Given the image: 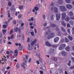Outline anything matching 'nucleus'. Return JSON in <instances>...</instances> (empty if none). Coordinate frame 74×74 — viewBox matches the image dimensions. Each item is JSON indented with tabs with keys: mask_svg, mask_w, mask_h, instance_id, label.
I'll return each instance as SVG.
<instances>
[{
	"mask_svg": "<svg viewBox=\"0 0 74 74\" xmlns=\"http://www.w3.org/2000/svg\"><path fill=\"white\" fill-rule=\"evenodd\" d=\"M66 47V44H62L61 45H60L59 48V50H62L64 48V47Z\"/></svg>",
	"mask_w": 74,
	"mask_h": 74,
	"instance_id": "nucleus-2",
	"label": "nucleus"
},
{
	"mask_svg": "<svg viewBox=\"0 0 74 74\" xmlns=\"http://www.w3.org/2000/svg\"><path fill=\"white\" fill-rule=\"evenodd\" d=\"M52 47L53 48H56V47H58V46L55 45H52Z\"/></svg>",
	"mask_w": 74,
	"mask_h": 74,
	"instance_id": "nucleus-45",
	"label": "nucleus"
},
{
	"mask_svg": "<svg viewBox=\"0 0 74 74\" xmlns=\"http://www.w3.org/2000/svg\"><path fill=\"white\" fill-rule=\"evenodd\" d=\"M69 24L71 25H74V21L72 20H71L69 22Z\"/></svg>",
	"mask_w": 74,
	"mask_h": 74,
	"instance_id": "nucleus-20",
	"label": "nucleus"
},
{
	"mask_svg": "<svg viewBox=\"0 0 74 74\" xmlns=\"http://www.w3.org/2000/svg\"><path fill=\"white\" fill-rule=\"evenodd\" d=\"M40 74H43V71H40Z\"/></svg>",
	"mask_w": 74,
	"mask_h": 74,
	"instance_id": "nucleus-64",
	"label": "nucleus"
},
{
	"mask_svg": "<svg viewBox=\"0 0 74 74\" xmlns=\"http://www.w3.org/2000/svg\"><path fill=\"white\" fill-rule=\"evenodd\" d=\"M66 21H67V22H69L70 21V18L69 17L67 16L66 17V18L65 19Z\"/></svg>",
	"mask_w": 74,
	"mask_h": 74,
	"instance_id": "nucleus-16",
	"label": "nucleus"
},
{
	"mask_svg": "<svg viewBox=\"0 0 74 74\" xmlns=\"http://www.w3.org/2000/svg\"><path fill=\"white\" fill-rule=\"evenodd\" d=\"M7 27L6 25H3V27L4 28H5Z\"/></svg>",
	"mask_w": 74,
	"mask_h": 74,
	"instance_id": "nucleus-63",
	"label": "nucleus"
},
{
	"mask_svg": "<svg viewBox=\"0 0 74 74\" xmlns=\"http://www.w3.org/2000/svg\"><path fill=\"white\" fill-rule=\"evenodd\" d=\"M62 19H64L66 17V14L65 13H63L62 14Z\"/></svg>",
	"mask_w": 74,
	"mask_h": 74,
	"instance_id": "nucleus-7",
	"label": "nucleus"
},
{
	"mask_svg": "<svg viewBox=\"0 0 74 74\" xmlns=\"http://www.w3.org/2000/svg\"><path fill=\"white\" fill-rule=\"evenodd\" d=\"M58 36H61V32H60V31H59L58 32Z\"/></svg>",
	"mask_w": 74,
	"mask_h": 74,
	"instance_id": "nucleus-38",
	"label": "nucleus"
},
{
	"mask_svg": "<svg viewBox=\"0 0 74 74\" xmlns=\"http://www.w3.org/2000/svg\"><path fill=\"white\" fill-rule=\"evenodd\" d=\"M9 6H11V3L10 2H9L8 3Z\"/></svg>",
	"mask_w": 74,
	"mask_h": 74,
	"instance_id": "nucleus-62",
	"label": "nucleus"
},
{
	"mask_svg": "<svg viewBox=\"0 0 74 74\" xmlns=\"http://www.w3.org/2000/svg\"><path fill=\"white\" fill-rule=\"evenodd\" d=\"M61 29L62 32H66V30L64 29V28L63 27H61Z\"/></svg>",
	"mask_w": 74,
	"mask_h": 74,
	"instance_id": "nucleus-22",
	"label": "nucleus"
},
{
	"mask_svg": "<svg viewBox=\"0 0 74 74\" xmlns=\"http://www.w3.org/2000/svg\"><path fill=\"white\" fill-rule=\"evenodd\" d=\"M30 42V38H28L27 40V42Z\"/></svg>",
	"mask_w": 74,
	"mask_h": 74,
	"instance_id": "nucleus-55",
	"label": "nucleus"
},
{
	"mask_svg": "<svg viewBox=\"0 0 74 74\" xmlns=\"http://www.w3.org/2000/svg\"><path fill=\"white\" fill-rule=\"evenodd\" d=\"M3 35H5V33H6V29H3Z\"/></svg>",
	"mask_w": 74,
	"mask_h": 74,
	"instance_id": "nucleus-33",
	"label": "nucleus"
},
{
	"mask_svg": "<svg viewBox=\"0 0 74 74\" xmlns=\"http://www.w3.org/2000/svg\"><path fill=\"white\" fill-rule=\"evenodd\" d=\"M55 16L53 14H52L51 16V20L52 21H53L54 20V18H55Z\"/></svg>",
	"mask_w": 74,
	"mask_h": 74,
	"instance_id": "nucleus-18",
	"label": "nucleus"
},
{
	"mask_svg": "<svg viewBox=\"0 0 74 74\" xmlns=\"http://www.w3.org/2000/svg\"><path fill=\"white\" fill-rule=\"evenodd\" d=\"M71 61L69 60V63H68V66H70L71 65Z\"/></svg>",
	"mask_w": 74,
	"mask_h": 74,
	"instance_id": "nucleus-40",
	"label": "nucleus"
},
{
	"mask_svg": "<svg viewBox=\"0 0 74 74\" xmlns=\"http://www.w3.org/2000/svg\"><path fill=\"white\" fill-rule=\"evenodd\" d=\"M50 30H51V29H50L49 30H48L47 32H45V34H46V35H48V34H49V33H50V32H51V31Z\"/></svg>",
	"mask_w": 74,
	"mask_h": 74,
	"instance_id": "nucleus-23",
	"label": "nucleus"
},
{
	"mask_svg": "<svg viewBox=\"0 0 74 74\" xmlns=\"http://www.w3.org/2000/svg\"><path fill=\"white\" fill-rule=\"evenodd\" d=\"M59 40V38L58 37H57L55 38V39L54 40V41L55 42H57Z\"/></svg>",
	"mask_w": 74,
	"mask_h": 74,
	"instance_id": "nucleus-11",
	"label": "nucleus"
},
{
	"mask_svg": "<svg viewBox=\"0 0 74 74\" xmlns=\"http://www.w3.org/2000/svg\"><path fill=\"white\" fill-rule=\"evenodd\" d=\"M39 5V4H37L36 5L35 7L34 8V10H35L36 11H38V10H39V8H38V6Z\"/></svg>",
	"mask_w": 74,
	"mask_h": 74,
	"instance_id": "nucleus-12",
	"label": "nucleus"
},
{
	"mask_svg": "<svg viewBox=\"0 0 74 74\" xmlns=\"http://www.w3.org/2000/svg\"><path fill=\"white\" fill-rule=\"evenodd\" d=\"M67 31L69 34H70V30L69 29H67Z\"/></svg>",
	"mask_w": 74,
	"mask_h": 74,
	"instance_id": "nucleus-51",
	"label": "nucleus"
},
{
	"mask_svg": "<svg viewBox=\"0 0 74 74\" xmlns=\"http://www.w3.org/2000/svg\"><path fill=\"white\" fill-rule=\"evenodd\" d=\"M10 37L11 38V39H13V38H14V35H11Z\"/></svg>",
	"mask_w": 74,
	"mask_h": 74,
	"instance_id": "nucleus-47",
	"label": "nucleus"
},
{
	"mask_svg": "<svg viewBox=\"0 0 74 74\" xmlns=\"http://www.w3.org/2000/svg\"><path fill=\"white\" fill-rule=\"evenodd\" d=\"M23 8V5H20L19 6V9L20 10H22Z\"/></svg>",
	"mask_w": 74,
	"mask_h": 74,
	"instance_id": "nucleus-34",
	"label": "nucleus"
},
{
	"mask_svg": "<svg viewBox=\"0 0 74 74\" xmlns=\"http://www.w3.org/2000/svg\"><path fill=\"white\" fill-rule=\"evenodd\" d=\"M8 23H9V21H6L4 23H5V24H6V25L7 26H8Z\"/></svg>",
	"mask_w": 74,
	"mask_h": 74,
	"instance_id": "nucleus-43",
	"label": "nucleus"
},
{
	"mask_svg": "<svg viewBox=\"0 0 74 74\" xmlns=\"http://www.w3.org/2000/svg\"><path fill=\"white\" fill-rule=\"evenodd\" d=\"M14 5H13L12 6L11 9L12 12H13V10H14Z\"/></svg>",
	"mask_w": 74,
	"mask_h": 74,
	"instance_id": "nucleus-29",
	"label": "nucleus"
},
{
	"mask_svg": "<svg viewBox=\"0 0 74 74\" xmlns=\"http://www.w3.org/2000/svg\"><path fill=\"white\" fill-rule=\"evenodd\" d=\"M31 34L32 36H34V32H32L31 33Z\"/></svg>",
	"mask_w": 74,
	"mask_h": 74,
	"instance_id": "nucleus-46",
	"label": "nucleus"
},
{
	"mask_svg": "<svg viewBox=\"0 0 74 74\" xmlns=\"http://www.w3.org/2000/svg\"><path fill=\"white\" fill-rule=\"evenodd\" d=\"M14 53L18 54V51H17V49H16Z\"/></svg>",
	"mask_w": 74,
	"mask_h": 74,
	"instance_id": "nucleus-39",
	"label": "nucleus"
},
{
	"mask_svg": "<svg viewBox=\"0 0 74 74\" xmlns=\"http://www.w3.org/2000/svg\"><path fill=\"white\" fill-rule=\"evenodd\" d=\"M13 19V18L12 17H10L9 19H8V21L9 22L11 20H12Z\"/></svg>",
	"mask_w": 74,
	"mask_h": 74,
	"instance_id": "nucleus-48",
	"label": "nucleus"
},
{
	"mask_svg": "<svg viewBox=\"0 0 74 74\" xmlns=\"http://www.w3.org/2000/svg\"><path fill=\"white\" fill-rule=\"evenodd\" d=\"M65 1L67 3H70L71 2V0H65Z\"/></svg>",
	"mask_w": 74,
	"mask_h": 74,
	"instance_id": "nucleus-37",
	"label": "nucleus"
},
{
	"mask_svg": "<svg viewBox=\"0 0 74 74\" xmlns=\"http://www.w3.org/2000/svg\"><path fill=\"white\" fill-rule=\"evenodd\" d=\"M6 54H7L8 55H9L10 54V52H9V51H8L6 52Z\"/></svg>",
	"mask_w": 74,
	"mask_h": 74,
	"instance_id": "nucleus-59",
	"label": "nucleus"
},
{
	"mask_svg": "<svg viewBox=\"0 0 74 74\" xmlns=\"http://www.w3.org/2000/svg\"><path fill=\"white\" fill-rule=\"evenodd\" d=\"M16 67L17 69H19V63L17 64Z\"/></svg>",
	"mask_w": 74,
	"mask_h": 74,
	"instance_id": "nucleus-36",
	"label": "nucleus"
},
{
	"mask_svg": "<svg viewBox=\"0 0 74 74\" xmlns=\"http://www.w3.org/2000/svg\"><path fill=\"white\" fill-rule=\"evenodd\" d=\"M53 10H54V11L56 13H59V12H58V8L55 7L53 8Z\"/></svg>",
	"mask_w": 74,
	"mask_h": 74,
	"instance_id": "nucleus-9",
	"label": "nucleus"
},
{
	"mask_svg": "<svg viewBox=\"0 0 74 74\" xmlns=\"http://www.w3.org/2000/svg\"><path fill=\"white\" fill-rule=\"evenodd\" d=\"M61 24L64 27H66V24L65 23V22H64V21H62L61 22Z\"/></svg>",
	"mask_w": 74,
	"mask_h": 74,
	"instance_id": "nucleus-13",
	"label": "nucleus"
},
{
	"mask_svg": "<svg viewBox=\"0 0 74 74\" xmlns=\"http://www.w3.org/2000/svg\"><path fill=\"white\" fill-rule=\"evenodd\" d=\"M23 49V47L22 46H21L20 47V48H19V49L20 50V51H22Z\"/></svg>",
	"mask_w": 74,
	"mask_h": 74,
	"instance_id": "nucleus-41",
	"label": "nucleus"
},
{
	"mask_svg": "<svg viewBox=\"0 0 74 74\" xmlns=\"http://www.w3.org/2000/svg\"><path fill=\"white\" fill-rule=\"evenodd\" d=\"M56 31H57V32H60L59 31V30H60V29H59L58 28H57L56 29Z\"/></svg>",
	"mask_w": 74,
	"mask_h": 74,
	"instance_id": "nucleus-54",
	"label": "nucleus"
},
{
	"mask_svg": "<svg viewBox=\"0 0 74 74\" xmlns=\"http://www.w3.org/2000/svg\"><path fill=\"white\" fill-rule=\"evenodd\" d=\"M18 31L19 34H21V29L18 27H16V28H14V32H17Z\"/></svg>",
	"mask_w": 74,
	"mask_h": 74,
	"instance_id": "nucleus-3",
	"label": "nucleus"
},
{
	"mask_svg": "<svg viewBox=\"0 0 74 74\" xmlns=\"http://www.w3.org/2000/svg\"><path fill=\"white\" fill-rule=\"evenodd\" d=\"M27 48L29 50H32L33 49V48H32V46H28Z\"/></svg>",
	"mask_w": 74,
	"mask_h": 74,
	"instance_id": "nucleus-32",
	"label": "nucleus"
},
{
	"mask_svg": "<svg viewBox=\"0 0 74 74\" xmlns=\"http://www.w3.org/2000/svg\"><path fill=\"white\" fill-rule=\"evenodd\" d=\"M70 47L69 46H67L65 48V50L66 51H70Z\"/></svg>",
	"mask_w": 74,
	"mask_h": 74,
	"instance_id": "nucleus-21",
	"label": "nucleus"
},
{
	"mask_svg": "<svg viewBox=\"0 0 74 74\" xmlns=\"http://www.w3.org/2000/svg\"><path fill=\"white\" fill-rule=\"evenodd\" d=\"M52 60H54L55 62H57V61H58V58H57L56 57H55L54 58L52 59Z\"/></svg>",
	"mask_w": 74,
	"mask_h": 74,
	"instance_id": "nucleus-25",
	"label": "nucleus"
},
{
	"mask_svg": "<svg viewBox=\"0 0 74 74\" xmlns=\"http://www.w3.org/2000/svg\"><path fill=\"white\" fill-rule=\"evenodd\" d=\"M18 54L14 53V56H15V57H17Z\"/></svg>",
	"mask_w": 74,
	"mask_h": 74,
	"instance_id": "nucleus-61",
	"label": "nucleus"
},
{
	"mask_svg": "<svg viewBox=\"0 0 74 74\" xmlns=\"http://www.w3.org/2000/svg\"><path fill=\"white\" fill-rule=\"evenodd\" d=\"M13 33V30H10V34H12Z\"/></svg>",
	"mask_w": 74,
	"mask_h": 74,
	"instance_id": "nucleus-53",
	"label": "nucleus"
},
{
	"mask_svg": "<svg viewBox=\"0 0 74 74\" xmlns=\"http://www.w3.org/2000/svg\"><path fill=\"white\" fill-rule=\"evenodd\" d=\"M23 61H24L23 62L25 64H26V63H27V61H26V60H23Z\"/></svg>",
	"mask_w": 74,
	"mask_h": 74,
	"instance_id": "nucleus-44",
	"label": "nucleus"
},
{
	"mask_svg": "<svg viewBox=\"0 0 74 74\" xmlns=\"http://www.w3.org/2000/svg\"><path fill=\"white\" fill-rule=\"evenodd\" d=\"M50 26L53 27H55L56 26V25L55 24L53 23H51L50 24Z\"/></svg>",
	"mask_w": 74,
	"mask_h": 74,
	"instance_id": "nucleus-24",
	"label": "nucleus"
},
{
	"mask_svg": "<svg viewBox=\"0 0 74 74\" xmlns=\"http://www.w3.org/2000/svg\"><path fill=\"white\" fill-rule=\"evenodd\" d=\"M74 69V66H73L70 67V69Z\"/></svg>",
	"mask_w": 74,
	"mask_h": 74,
	"instance_id": "nucleus-57",
	"label": "nucleus"
},
{
	"mask_svg": "<svg viewBox=\"0 0 74 74\" xmlns=\"http://www.w3.org/2000/svg\"><path fill=\"white\" fill-rule=\"evenodd\" d=\"M59 8L61 11H62V12H65L67 11V9L64 6H59Z\"/></svg>",
	"mask_w": 74,
	"mask_h": 74,
	"instance_id": "nucleus-1",
	"label": "nucleus"
},
{
	"mask_svg": "<svg viewBox=\"0 0 74 74\" xmlns=\"http://www.w3.org/2000/svg\"><path fill=\"white\" fill-rule=\"evenodd\" d=\"M26 64H25L24 63H23L21 64V67H23L24 69H25V65Z\"/></svg>",
	"mask_w": 74,
	"mask_h": 74,
	"instance_id": "nucleus-19",
	"label": "nucleus"
},
{
	"mask_svg": "<svg viewBox=\"0 0 74 74\" xmlns=\"http://www.w3.org/2000/svg\"><path fill=\"white\" fill-rule=\"evenodd\" d=\"M47 38L48 40H49V39H51V38H52L51 36V35L49 34L47 36Z\"/></svg>",
	"mask_w": 74,
	"mask_h": 74,
	"instance_id": "nucleus-26",
	"label": "nucleus"
},
{
	"mask_svg": "<svg viewBox=\"0 0 74 74\" xmlns=\"http://www.w3.org/2000/svg\"><path fill=\"white\" fill-rule=\"evenodd\" d=\"M50 36L51 37V38H53L55 37V33H51L50 34Z\"/></svg>",
	"mask_w": 74,
	"mask_h": 74,
	"instance_id": "nucleus-14",
	"label": "nucleus"
},
{
	"mask_svg": "<svg viewBox=\"0 0 74 74\" xmlns=\"http://www.w3.org/2000/svg\"><path fill=\"white\" fill-rule=\"evenodd\" d=\"M57 3H58L59 4H62L63 3V1L62 0H58L57 1Z\"/></svg>",
	"mask_w": 74,
	"mask_h": 74,
	"instance_id": "nucleus-10",
	"label": "nucleus"
},
{
	"mask_svg": "<svg viewBox=\"0 0 74 74\" xmlns=\"http://www.w3.org/2000/svg\"><path fill=\"white\" fill-rule=\"evenodd\" d=\"M72 34H74V27L72 28Z\"/></svg>",
	"mask_w": 74,
	"mask_h": 74,
	"instance_id": "nucleus-42",
	"label": "nucleus"
},
{
	"mask_svg": "<svg viewBox=\"0 0 74 74\" xmlns=\"http://www.w3.org/2000/svg\"><path fill=\"white\" fill-rule=\"evenodd\" d=\"M39 61H40V62H41V63H43V62H42V59H41V58H40V60Z\"/></svg>",
	"mask_w": 74,
	"mask_h": 74,
	"instance_id": "nucleus-49",
	"label": "nucleus"
},
{
	"mask_svg": "<svg viewBox=\"0 0 74 74\" xmlns=\"http://www.w3.org/2000/svg\"><path fill=\"white\" fill-rule=\"evenodd\" d=\"M56 20L57 21H59V19L60 18V14H56Z\"/></svg>",
	"mask_w": 74,
	"mask_h": 74,
	"instance_id": "nucleus-4",
	"label": "nucleus"
},
{
	"mask_svg": "<svg viewBox=\"0 0 74 74\" xmlns=\"http://www.w3.org/2000/svg\"><path fill=\"white\" fill-rule=\"evenodd\" d=\"M65 42H69V40L66 37L65 38Z\"/></svg>",
	"mask_w": 74,
	"mask_h": 74,
	"instance_id": "nucleus-35",
	"label": "nucleus"
},
{
	"mask_svg": "<svg viewBox=\"0 0 74 74\" xmlns=\"http://www.w3.org/2000/svg\"><path fill=\"white\" fill-rule=\"evenodd\" d=\"M8 18H10V13H8Z\"/></svg>",
	"mask_w": 74,
	"mask_h": 74,
	"instance_id": "nucleus-60",
	"label": "nucleus"
},
{
	"mask_svg": "<svg viewBox=\"0 0 74 74\" xmlns=\"http://www.w3.org/2000/svg\"><path fill=\"white\" fill-rule=\"evenodd\" d=\"M66 7L68 9H69V10H70L72 8V5L70 4H67L66 5Z\"/></svg>",
	"mask_w": 74,
	"mask_h": 74,
	"instance_id": "nucleus-8",
	"label": "nucleus"
},
{
	"mask_svg": "<svg viewBox=\"0 0 74 74\" xmlns=\"http://www.w3.org/2000/svg\"><path fill=\"white\" fill-rule=\"evenodd\" d=\"M18 18H22V15L20 14L19 15H18Z\"/></svg>",
	"mask_w": 74,
	"mask_h": 74,
	"instance_id": "nucleus-52",
	"label": "nucleus"
},
{
	"mask_svg": "<svg viewBox=\"0 0 74 74\" xmlns=\"http://www.w3.org/2000/svg\"><path fill=\"white\" fill-rule=\"evenodd\" d=\"M54 49L51 48L50 49V51L49 52V53L51 55H53L54 53Z\"/></svg>",
	"mask_w": 74,
	"mask_h": 74,
	"instance_id": "nucleus-6",
	"label": "nucleus"
},
{
	"mask_svg": "<svg viewBox=\"0 0 74 74\" xmlns=\"http://www.w3.org/2000/svg\"><path fill=\"white\" fill-rule=\"evenodd\" d=\"M68 38L71 41H72V40H73V37L72 36H69Z\"/></svg>",
	"mask_w": 74,
	"mask_h": 74,
	"instance_id": "nucleus-27",
	"label": "nucleus"
},
{
	"mask_svg": "<svg viewBox=\"0 0 74 74\" xmlns=\"http://www.w3.org/2000/svg\"><path fill=\"white\" fill-rule=\"evenodd\" d=\"M69 15L70 16H73V12H69Z\"/></svg>",
	"mask_w": 74,
	"mask_h": 74,
	"instance_id": "nucleus-28",
	"label": "nucleus"
},
{
	"mask_svg": "<svg viewBox=\"0 0 74 74\" xmlns=\"http://www.w3.org/2000/svg\"><path fill=\"white\" fill-rule=\"evenodd\" d=\"M54 4L53 3H51L49 5V8H51V10H52V11H53V7H53L54 6Z\"/></svg>",
	"mask_w": 74,
	"mask_h": 74,
	"instance_id": "nucleus-5",
	"label": "nucleus"
},
{
	"mask_svg": "<svg viewBox=\"0 0 74 74\" xmlns=\"http://www.w3.org/2000/svg\"><path fill=\"white\" fill-rule=\"evenodd\" d=\"M67 26L68 27H70V25L69 24V23H67Z\"/></svg>",
	"mask_w": 74,
	"mask_h": 74,
	"instance_id": "nucleus-50",
	"label": "nucleus"
},
{
	"mask_svg": "<svg viewBox=\"0 0 74 74\" xmlns=\"http://www.w3.org/2000/svg\"><path fill=\"white\" fill-rule=\"evenodd\" d=\"M2 71L3 72L5 71V68H3L2 69Z\"/></svg>",
	"mask_w": 74,
	"mask_h": 74,
	"instance_id": "nucleus-58",
	"label": "nucleus"
},
{
	"mask_svg": "<svg viewBox=\"0 0 74 74\" xmlns=\"http://www.w3.org/2000/svg\"><path fill=\"white\" fill-rule=\"evenodd\" d=\"M42 66H43V70L44 71H46V68H45V65H44V64H43L42 65Z\"/></svg>",
	"mask_w": 74,
	"mask_h": 74,
	"instance_id": "nucleus-31",
	"label": "nucleus"
},
{
	"mask_svg": "<svg viewBox=\"0 0 74 74\" xmlns=\"http://www.w3.org/2000/svg\"><path fill=\"white\" fill-rule=\"evenodd\" d=\"M62 55H63V56H66V52L63 51L62 52Z\"/></svg>",
	"mask_w": 74,
	"mask_h": 74,
	"instance_id": "nucleus-30",
	"label": "nucleus"
},
{
	"mask_svg": "<svg viewBox=\"0 0 74 74\" xmlns=\"http://www.w3.org/2000/svg\"><path fill=\"white\" fill-rule=\"evenodd\" d=\"M36 41H37L36 39H35L31 43V45H34V44L36 42Z\"/></svg>",
	"mask_w": 74,
	"mask_h": 74,
	"instance_id": "nucleus-17",
	"label": "nucleus"
},
{
	"mask_svg": "<svg viewBox=\"0 0 74 74\" xmlns=\"http://www.w3.org/2000/svg\"><path fill=\"white\" fill-rule=\"evenodd\" d=\"M45 44L46 45H47L48 47H51V45L48 42H46Z\"/></svg>",
	"mask_w": 74,
	"mask_h": 74,
	"instance_id": "nucleus-15",
	"label": "nucleus"
},
{
	"mask_svg": "<svg viewBox=\"0 0 74 74\" xmlns=\"http://www.w3.org/2000/svg\"><path fill=\"white\" fill-rule=\"evenodd\" d=\"M3 60L4 61V62H7V59L5 58L4 60H2V61H3Z\"/></svg>",
	"mask_w": 74,
	"mask_h": 74,
	"instance_id": "nucleus-56",
	"label": "nucleus"
}]
</instances>
